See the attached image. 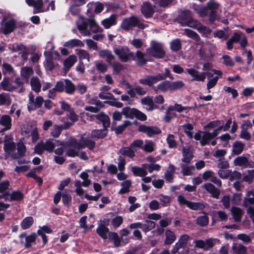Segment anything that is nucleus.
Listing matches in <instances>:
<instances>
[{
  "label": "nucleus",
  "instance_id": "1",
  "mask_svg": "<svg viewBox=\"0 0 254 254\" xmlns=\"http://www.w3.org/2000/svg\"><path fill=\"white\" fill-rule=\"evenodd\" d=\"M80 33L85 36H90L92 33H102L103 29L93 19L80 17L76 22Z\"/></svg>",
  "mask_w": 254,
  "mask_h": 254
},
{
  "label": "nucleus",
  "instance_id": "2",
  "mask_svg": "<svg viewBox=\"0 0 254 254\" xmlns=\"http://www.w3.org/2000/svg\"><path fill=\"white\" fill-rule=\"evenodd\" d=\"M146 55L157 59H161L165 55L163 45L159 42L152 41L150 45L146 50Z\"/></svg>",
  "mask_w": 254,
  "mask_h": 254
},
{
  "label": "nucleus",
  "instance_id": "3",
  "mask_svg": "<svg viewBox=\"0 0 254 254\" xmlns=\"http://www.w3.org/2000/svg\"><path fill=\"white\" fill-rule=\"evenodd\" d=\"M220 128L221 127L217 128L211 133L208 131H198L194 134V138L196 140H199L202 146H204L207 144L211 139L218 134Z\"/></svg>",
  "mask_w": 254,
  "mask_h": 254
},
{
  "label": "nucleus",
  "instance_id": "4",
  "mask_svg": "<svg viewBox=\"0 0 254 254\" xmlns=\"http://www.w3.org/2000/svg\"><path fill=\"white\" fill-rule=\"evenodd\" d=\"M91 138L92 137L90 135H88L86 137L84 136V135L81 137L79 141L78 142L75 139H73L72 143L74 146L77 148L78 149H81L84 148L85 147H87L89 149H93L95 145V142Z\"/></svg>",
  "mask_w": 254,
  "mask_h": 254
},
{
  "label": "nucleus",
  "instance_id": "5",
  "mask_svg": "<svg viewBox=\"0 0 254 254\" xmlns=\"http://www.w3.org/2000/svg\"><path fill=\"white\" fill-rule=\"evenodd\" d=\"M180 22L183 26H187L190 27H195L198 24V21L194 20L191 17V12L190 10L183 11L180 15Z\"/></svg>",
  "mask_w": 254,
  "mask_h": 254
},
{
  "label": "nucleus",
  "instance_id": "6",
  "mask_svg": "<svg viewBox=\"0 0 254 254\" xmlns=\"http://www.w3.org/2000/svg\"><path fill=\"white\" fill-rule=\"evenodd\" d=\"M135 26L140 29H143L145 27L144 24L140 22L138 19L134 16L124 19L121 24L122 28L126 30H128Z\"/></svg>",
  "mask_w": 254,
  "mask_h": 254
},
{
  "label": "nucleus",
  "instance_id": "7",
  "mask_svg": "<svg viewBox=\"0 0 254 254\" xmlns=\"http://www.w3.org/2000/svg\"><path fill=\"white\" fill-rule=\"evenodd\" d=\"M207 10L209 11V17L211 21H214L218 17V12L221 11L220 4L215 0H210L206 4Z\"/></svg>",
  "mask_w": 254,
  "mask_h": 254
},
{
  "label": "nucleus",
  "instance_id": "8",
  "mask_svg": "<svg viewBox=\"0 0 254 254\" xmlns=\"http://www.w3.org/2000/svg\"><path fill=\"white\" fill-rule=\"evenodd\" d=\"M114 53L123 62H127L133 58V54L131 52L127 47H122L114 49Z\"/></svg>",
  "mask_w": 254,
  "mask_h": 254
},
{
  "label": "nucleus",
  "instance_id": "9",
  "mask_svg": "<svg viewBox=\"0 0 254 254\" xmlns=\"http://www.w3.org/2000/svg\"><path fill=\"white\" fill-rule=\"evenodd\" d=\"M73 139H71L70 142V146L66 151V155L68 156L74 157L75 156H78L83 160H86L88 159V156L86 155L85 152H80L79 150L76 147H75L72 143V141Z\"/></svg>",
  "mask_w": 254,
  "mask_h": 254
},
{
  "label": "nucleus",
  "instance_id": "10",
  "mask_svg": "<svg viewBox=\"0 0 254 254\" xmlns=\"http://www.w3.org/2000/svg\"><path fill=\"white\" fill-rule=\"evenodd\" d=\"M43 101L44 99L41 96L37 97L35 100L34 94L32 92H30L29 94V102L27 105L28 110H34L41 107Z\"/></svg>",
  "mask_w": 254,
  "mask_h": 254
},
{
  "label": "nucleus",
  "instance_id": "11",
  "mask_svg": "<svg viewBox=\"0 0 254 254\" xmlns=\"http://www.w3.org/2000/svg\"><path fill=\"white\" fill-rule=\"evenodd\" d=\"M164 79V76L162 74L159 73L156 75L145 76L144 78L140 79L139 82L142 84L151 86Z\"/></svg>",
  "mask_w": 254,
  "mask_h": 254
},
{
  "label": "nucleus",
  "instance_id": "12",
  "mask_svg": "<svg viewBox=\"0 0 254 254\" xmlns=\"http://www.w3.org/2000/svg\"><path fill=\"white\" fill-rule=\"evenodd\" d=\"M189 239L190 237L187 234H184L181 236L178 239V242L173 246L171 251L172 254L177 253L180 249L185 247L187 245Z\"/></svg>",
  "mask_w": 254,
  "mask_h": 254
},
{
  "label": "nucleus",
  "instance_id": "13",
  "mask_svg": "<svg viewBox=\"0 0 254 254\" xmlns=\"http://www.w3.org/2000/svg\"><path fill=\"white\" fill-rule=\"evenodd\" d=\"M138 130L146 133L149 137L158 134L161 132L160 129L158 127L145 125L139 126L138 127Z\"/></svg>",
  "mask_w": 254,
  "mask_h": 254
},
{
  "label": "nucleus",
  "instance_id": "14",
  "mask_svg": "<svg viewBox=\"0 0 254 254\" xmlns=\"http://www.w3.org/2000/svg\"><path fill=\"white\" fill-rule=\"evenodd\" d=\"M186 71L192 77V80L204 81L207 72L199 73L193 68H187Z\"/></svg>",
  "mask_w": 254,
  "mask_h": 254
},
{
  "label": "nucleus",
  "instance_id": "15",
  "mask_svg": "<svg viewBox=\"0 0 254 254\" xmlns=\"http://www.w3.org/2000/svg\"><path fill=\"white\" fill-rule=\"evenodd\" d=\"M3 24L1 27V30L3 34H7L12 32L15 27V21L10 19L7 20L3 19L2 21Z\"/></svg>",
  "mask_w": 254,
  "mask_h": 254
},
{
  "label": "nucleus",
  "instance_id": "16",
  "mask_svg": "<svg viewBox=\"0 0 254 254\" xmlns=\"http://www.w3.org/2000/svg\"><path fill=\"white\" fill-rule=\"evenodd\" d=\"M4 142V149L5 152L10 154L11 152L15 151L16 146L14 142L13 141L11 135H5Z\"/></svg>",
  "mask_w": 254,
  "mask_h": 254
},
{
  "label": "nucleus",
  "instance_id": "17",
  "mask_svg": "<svg viewBox=\"0 0 254 254\" xmlns=\"http://www.w3.org/2000/svg\"><path fill=\"white\" fill-rule=\"evenodd\" d=\"M8 48L13 52H19L20 53H22V57L24 59L26 58L27 55L26 48L22 44L17 43L9 44L8 45Z\"/></svg>",
  "mask_w": 254,
  "mask_h": 254
},
{
  "label": "nucleus",
  "instance_id": "18",
  "mask_svg": "<svg viewBox=\"0 0 254 254\" xmlns=\"http://www.w3.org/2000/svg\"><path fill=\"white\" fill-rule=\"evenodd\" d=\"M45 146V151L49 153H52L54 151L55 148L59 145H62V143L60 141L54 140L53 139H48L45 142H44Z\"/></svg>",
  "mask_w": 254,
  "mask_h": 254
},
{
  "label": "nucleus",
  "instance_id": "19",
  "mask_svg": "<svg viewBox=\"0 0 254 254\" xmlns=\"http://www.w3.org/2000/svg\"><path fill=\"white\" fill-rule=\"evenodd\" d=\"M202 188L205 189L208 192L212 194V196L215 198H218L220 195L219 190L217 189L214 185L210 183H206L203 185L201 186Z\"/></svg>",
  "mask_w": 254,
  "mask_h": 254
},
{
  "label": "nucleus",
  "instance_id": "20",
  "mask_svg": "<svg viewBox=\"0 0 254 254\" xmlns=\"http://www.w3.org/2000/svg\"><path fill=\"white\" fill-rule=\"evenodd\" d=\"M141 11L142 14L146 18L151 17L154 13V9L151 4L148 2H145L141 7Z\"/></svg>",
  "mask_w": 254,
  "mask_h": 254
},
{
  "label": "nucleus",
  "instance_id": "21",
  "mask_svg": "<svg viewBox=\"0 0 254 254\" xmlns=\"http://www.w3.org/2000/svg\"><path fill=\"white\" fill-rule=\"evenodd\" d=\"M9 184L7 180L0 183V199L4 198L5 200L8 199V192L7 189Z\"/></svg>",
  "mask_w": 254,
  "mask_h": 254
},
{
  "label": "nucleus",
  "instance_id": "22",
  "mask_svg": "<svg viewBox=\"0 0 254 254\" xmlns=\"http://www.w3.org/2000/svg\"><path fill=\"white\" fill-rule=\"evenodd\" d=\"M252 205H254V190L249 191L244 200V205L247 208H253Z\"/></svg>",
  "mask_w": 254,
  "mask_h": 254
},
{
  "label": "nucleus",
  "instance_id": "23",
  "mask_svg": "<svg viewBox=\"0 0 254 254\" xmlns=\"http://www.w3.org/2000/svg\"><path fill=\"white\" fill-rule=\"evenodd\" d=\"M26 2L28 5L34 7V13L43 11L41 9L43 4L42 0H26Z\"/></svg>",
  "mask_w": 254,
  "mask_h": 254
},
{
  "label": "nucleus",
  "instance_id": "24",
  "mask_svg": "<svg viewBox=\"0 0 254 254\" xmlns=\"http://www.w3.org/2000/svg\"><path fill=\"white\" fill-rule=\"evenodd\" d=\"M147 164H143L141 167L133 166L131 168V171L134 175L139 177H144L147 174L146 171Z\"/></svg>",
  "mask_w": 254,
  "mask_h": 254
},
{
  "label": "nucleus",
  "instance_id": "25",
  "mask_svg": "<svg viewBox=\"0 0 254 254\" xmlns=\"http://www.w3.org/2000/svg\"><path fill=\"white\" fill-rule=\"evenodd\" d=\"M243 36L244 34L242 33H234L233 36L226 43L227 49L229 50H232L233 43L239 42Z\"/></svg>",
  "mask_w": 254,
  "mask_h": 254
},
{
  "label": "nucleus",
  "instance_id": "26",
  "mask_svg": "<svg viewBox=\"0 0 254 254\" xmlns=\"http://www.w3.org/2000/svg\"><path fill=\"white\" fill-rule=\"evenodd\" d=\"M64 46L69 49H72L74 47H83L84 43L80 40L77 39H73L66 41L64 44Z\"/></svg>",
  "mask_w": 254,
  "mask_h": 254
},
{
  "label": "nucleus",
  "instance_id": "27",
  "mask_svg": "<svg viewBox=\"0 0 254 254\" xmlns=\"http://www.w3.org/2000/svg\"><path fill=\"white\" fill-rule=\"evenodd\" d=\"M76 62L77 57L75 55H72L68 56L64 62V70L68 71Z\"/></svg>",
  "mask_w": 254,
  "mask_h": 254
},
{
  "label": "nucleus",
  "instance_id": "28",
  "mask_svg": "<svg viewBox=\"0 0 254 254\" xmlns=\"http://www.w3.org/2000/svg\"><path fill=\"white\" fill-rule=\"evenodd\" d=\"M99 55L101 58L106 59L109 64L115 60V57L111 51L107 50H101L99 52Z\"/></svg>",
  "mask_w": 254,
  "mask_h": 254
},
{
  "label": "nucleus",
  "instance_id": "29",
  "mask_svg": "<svg viewBox=\"0 0 254 254\" xmlns=\"http://www.w3.org/2000/svg\"><path fill=\"white\" fill-rule=\"evenodd\" d=\"M71 126V124H65L64 125L54 126L51 131V135L55 137H58L61 133L62 129H66Z\"/></svg>",
  "mask_w": 254,
  "mask_h": 254
},
{
  "label": "nucleus",
  "instance_id": "30",
  "mask_svg": "<svg viewBox=\"0 0 254 254\" xmlns=\"http://www.w3.org/2000/svg\"><path fill=\"white\" fill-rule=\"evenodd\" d=\"M0 85L4 90L12 91L16 89V87L13 85L10 79L8 78H4L0 83Z\"/></svg>",
  "mask_w": 254,
  "mask_h": 254
},
{
  "label": "nucleus",
  "instance_id": "31",
  "mask_svg": "<svg viewBox=\"0 0 254 254\" xmlns=\"http://www.w3.org/2000/svg\"><path fill=\"white\" fill-rule=\"evenodd\" d=\"M20 238H25L26 243L25 244V247L26 248H29L31 246V243L34 242L37 237V234L35 233H33L28 236H26L25 234H21L19 236Z\"/></svg>",
  "mask_w": 254,
  "mask_h": 254
},
{
  "label": "nucleus",
  "instance_id": "32",
  "mask_svg": "<svg viewBox=\"0 0 254 254\" xmlns=\"http://www.w3.org/2000/svg\"><path fill=\"white\" fill-rule=\"evenodd\" d=\"M116 24V16L114 14L111 15L109 18L105 19L102 21V24L106 29H108Z\"/></svg>",
  "mask_w": 254,
  "mask_h": 254
},
{
  "label": "nucleus",
  "instance_id": "33",
  "mask_svg": "<svg viewBox=\"0 0 254 254\" xmlns=\"http://www.w3.org/2000/svg\"><path fill=\"white\" fill-rule=\"evenodd\" d=\"M141 103L148 106V110H153L157 108V106L154 104L152 97L149 96L146 97L141 100Z\"/></svg>",
  "mask_w": 254,
  "mask_h": 254
},
{
  "label": "nucleus",
  "instance_id": "34",
  "mask_svg": "<svg viewBox=\"0 0 254 254\" xmlns=\"http://www.w3.org/2000/svg\"><path fill=\"white\" fill-rule=\"evenodd\" d=\"M96 118L102 123L104 128H107L109 127L110 125V119L107 115L101 113L96 115Z\"/></svg>",
  "mask_w": 254,
  "mask_h": 254
},
{
  "label": "nucleus",
  "instance_id": "35",
  "mask_svg": "<svg viewBox=\"0 0 254 254\" xmlns=\"http://www.w3.org/2000/svg\"><path fill=\"white\" fill-rule=\"evenodd\" d=\"M149 57L146 56V54H144L142 52L137 51L136 53V58L138 64L139 65H143L146 63L148 61H150V59L147 58Z\"/></svg>",
  "mask_w": 254,
  "mask_h": 254
},
{
  "label": "nucleus",
  "instance_id": "36",
  "mask_svg": "<svg viewBox=\"0 0 254 254\" xmlns=\"http://www.w3.org/2000/svg\"><path fill=\"white\" fill-rule=\"evenodd\" d=\"M107 128H103L100 129H94L91 133L92 138H101L105 137L107 134Z\"/></svg>",
  "mask_w": 254,
  "mask_h": 254
},
{
  "label": "nucleus",
  "instance_id": "37",
  "mask_svg": "<svg viewBox=\"0 0 254 254\" xmlns=\"http://www.w3.org/2000/svg\"><path fill=\"white\" fill-rule=\"evenodd\" d=\"M165 240L164 243L166 245L172 244L176 240V236L171 230L168 229L165 231Z\"/></svg>",
  "mask_w": 254,
  "mask_h": 254
},
{
  "label": "nucleus",
  "instance_id": "38",
  "mask_svg": "<svg viewBox=\"0 0 254 254\" xmlns=\"http://www.w3.org/2000/svg\"><path fill=\"white\" fill-rule=\"evenodd\" d=\"M11 119L8 115H3L0 119V125L5 127V130L9 129L11 127Z\"/></svg>",
  "mask_w": 254,
  "mask_h": 254
},
{
  "label": "nucleus",
  "instance_id": "39",
  "mask_svg": "<svg viewBox=\"0 0 254 254\" xmlns=\"http://www.w3.org/2000/svg\"><path fill=\"white\" fill-rule=\"evenodd\" d=\"M109 231V228L104 225H100L96 229L98 234L104 240L107 239V235Z\"/></svg>",
  "mask_w": 254,
  "mask_h": 254
},
{
  "label": "nucleus",
  "instance_id": "40",
  "mask_svg": "<svg viewBox=\"0 0 254 254\" xmlns=\"http://www.w3.org/2000/svg\"><path fill=\"white\" fill-rule=\"evenodd\" d=\"M182 161L189 163L192 158V154L189 148L183 147Z\"/></svg>",
  "mask_w": 254,
  "mask_h": 254
},
{
  "label": "nucleus",
  "instance_id": "41",
  "mask_svg": "<svg viewBox=\"0 0 254 254\" xmlns=\"http://www.w3.org/2000/svg\"><path fill=\"white\" fill-rule=\"evenodd\" d=\"M233 254H245L247 248L241 244H234L232 248Z\"/></svg>",
  "mask_w": 254,
  "mask_h": 254
},
{
  "label": "nucleus",
  "instance_id": "42",
  "mask_svg": "<svg viewBox=\"0 0 254 254\" xmlns=\"http://www.w3.org/2000/svg\"><path fill=\"white\" fill-rule=\"evenodd\" d=\"M192 8L194 11L201 17L206 16L208 14L207 7L205 8L202 6L193 4Z\"/></svg>",
  "mask_w": 254,
  "mask_h": 254
},
{
  "label": "nucleus",
  "instance_id": "43",
  "mask_svg": "<svg viewBox=\"0 0 254 254\" xmlns=\"http://www.w3.org/2000/svg\"><path fill=\"white\" fill-rule=\"evenodd\" d=\"M65 91L67 94H72L75 90V86L74 84L69 79H66L64 80Z\"/></svg>",
  "mask_w": 254,
  "mask_h": 254
},
{
  "label": "nucleus",
  "instance_id": "44",
  "mask_svg": "<svg viewBox=\"0 0 254 254\" xmlns=\"http://www.w3.org/2000/svg\"><path fill=\"white\" fill-rule=\"evenodd\" d=\"M11 102V99L10 95L6 93L0 94V106H9Z\"/></svg>",
  "mask_w": 254,
  "mask_h": 254
},
{
  "label": "nucleus",
  "instance_id": "45",
  "mask_svg": "<svg viewBox=\"0 0 254 254\" xmlns=\"http://www.w3.org/2000/svg\"><path fill=\"white\" fill-rule=\"evenodd\" d=\"M30 83L33 90L36 92H39L40 91L41 84L38 77H32L31 79Z\"/></svg>",
  "mask_w": 254,
  "mask_h": 254
},
{
  "label": "nucleus",
  "instance_id": "46",
  "mask_svg": "<svg viewBox=\"0 0 254 254\" xmlns=\"http://www.w3.org/2000/svg\"><path fill=\"white\" fill-rule=\"evenodd\" d=\"M231 212L235 221L239 222L241 221L243 212L240 208L237 207H232Z\"/></svg>",
  "mask_w": 254,
  "mask_h": 254
},
{
  "label": "nucleus",
  "instance_id": "47",
  "mask_svg": "<svg viewBox=\"0 0 254 254\" xmlns=\"http://www.w3.org/2000/svg\"><path fill=\"white\" fill-rule=\"evenodd\" d=\"M131 182L129 180H126L123 181L121 185L122 188L119 191V194H125L127 193L129 191V188L131 186Z\"/></svg>",
  "mask_w": 254,
  "mask_h": 254
},
{
  "label": "nucleus",
  "instance_id": "48",
  "mask_svg": "<svg viewBox=\"0 0 254 254\" xmlns=\"http://www.w3.org/2000/svg\"><path fill=\"white\" fill-rule=\"evenodd\" d=\"M207 75V79L208 80L207 84V89L209 90L210 89L213 88L217 83L218 77L216 76L212 78H210L212 76V74L211 72H207L206 75Z\"/></svg>",
  "mask_w": 254,
  "mask_h": 254
},
{
  "label": "nucleus",
  "instance_id": "49",
  "mask_svg": "<svg viewBox=\"0 0 254 254\" xmlns=\"http://www.w3.org/2000/svg\"><path fill=\"white\" fill-rule=\"evenodd\" d=\"M32 74L33 70L32 68L30 67H23L21 69V76L26 82L28 81V79Z\"/></svg>",
  "mask_w": 254,
  "mask_h": 254
},
{
  "label": "nucleus",
  "instance_id": "50",
  "mask_svg": "<svg viewBox=\"0 0 254 254\" xmlns=\"http://www.w3.org/2000/svg\"><path fill=\"white\" fill-rule=\"evenodd\" d=\"M234 163L235 165L246 167L248 165V160L244 156H239L234 160Z\"/></svg>",
  "mask_w": 254,
  "mask_h": 254
},
{
  "label": "nucleus",
  "instance_id": "51",
  "mask_svg": "<svg viewBox=\"0 0 254 254\" xmlns=\"http://www.w3.org/2000/svg\"><path fill=\"white\" fill-rule=\"evenodd\" d=\"M136 109L130 108L129 107H125L123 108L122 113L125 115L126 118L133 119L134 118Z\"/></svg>",
  "mask_w": 254,
  "mask_h": 254
},
{
  "label": "nucleus",
  "instance_id": "52",
  "mask_svg": "<svg viewBox=\"0 0 254 254\" xmlns=\"http://www.w3.org/2000/svg\"><path fill=\"white\" fill-rule=\"evenodd\" d=\"M175 172V167L172 165H170L167 170L165 174V178L169 182H171L173 179Z\"/></svg>",
  "mask_w": 254,
  "mask_h": 254
},
{
  "label": "nucleus",
  "instance_id": "53",
  "mask_svg": "<svg viewBox=\"0 0 254 254\" xmlns=\"http://www.w3.org/2000/svg\"><path fill=\"white\" fill-rule=\"evenodd\" d=\"M176 114L173 109L170 106L166 110L164 119L166 122H170V121L175 118Z\"/></svg>",
  "mask_w": 254,
  "mask_h": 254
},
{
  "label": "nucleus",
  "instance_id": "54",
  "mask_svg": "<svg viewBox=\"0 0 254 254\" xmlns=\"http://www.w3.org/2000/svg\"><path fill=\"white\" fill-rule=\"evenodd\" d=\"M75 53L78 56L79 60H82L83 59H86L88 62H89L90 56L86 51L83 49H77L75 50Z\"/></svg>",
  "mask_w": 254,
  "mask_h": 254
},
{
  "label": "nucleus",
  "instance_id": "55",
  "mask_svg": "<svg viewBox=\"0 0 254 254\" xmlns=\"http://www.w3.org/2000/svg\"><path fill=\"white\" fill-rule=\"evenodd\" d=\"M245 144L240 141H236L233 145V152L234 154L238 155L240 154L243 150Z\"/></svg>",
  "mask_w": 254,
  "mask_h": 254
},
{
  "label": "nucleus",
  "instance_id": "56",
  "mask_svg": "<svg viewBox=\"0 0 254 254\" xmlns=\"http://www.w3.org/2000/svg\"><path fill=\"white\" fill-rule=\"evenodd\" d=\"M195 28H197L198 29V30L204 37H208L210 36V35L211 34V31L209 28H208L205 26L200 25L199 22H198V25Z\"/></svg>",
  "mask_w": 254,
  "mask_h": 254
},
{
  "label": "nucleus",
  "instance_id": "57",
  "mask_svg": "<svg viewBox=\"0 0 254 254\" xmlns=\"http://www.w3.org/2000/svg\"><path fill=\"white\" fill-rule=\"evenodd\" d=\"M156 90H159L163 92L170 90V82L168 81L161 82L157 85Z\"/></svg>",
  "mask_w": 254,
  "mask_h": 254
},
{
  "label": "nucleus",
  "instance_id": "58",
  "mask_svg": "<svg viewBox=\"0 0 254 254\" xmlns=\"http://www.w3.org/2000/svg\"><path fill=\"white\" fill-rule=\"evenodd\" d=\"M120 152L121 154L127 156L130 158H132L134 156V152L130 147H123L120 150Z\"/></svg>",
  "mask_w": 254,
  "mask_h": 254
},
{
  "label": "nucleus",
  "instance_id": "59",
  "mask_svg": "<svg viewBox=\"0 0 254 254\" xmlns=\"http://www.w3.org/2000/svg\"><path fill=\"white\" fill-rule=\"evenodd\" d=\"M33 222L34 220L32 217H27L21 222V226L23 229H27L32 225Z\"/></svg>",
  "mask_w": 254,
  "mask_h": 254
},
{
  "label": "nucleus",
  "instance_id": "60",
  "mask_svg": "<svg viewBox=\"0 0 254 254\" xmlns=\"http://www.w3.org/2000/svg\"><path fill=\"white\" fill-rule=\"evenodd\" d=\"M110 64L113 69V73L116 74H119L124 69L123 64L118 62H112Z\"/></svg>",
  "mask_w": 254,
  "mask_h": 254
},
{
  "label": "nucleus",
  "instance_id": "61",
  "mask_svg": "<svg viewBox=\"0 0 254 254\" xmlns=\"http://www.w3.org/2000/svg\"><path fill=\"white\" fill-rule=\"evenodd\" d=\"M96 68L101 72H105L108 69V65L105 63L100 61H96L94 62Z\"/></svg>",
  "mask_w": 254,
  "mask_h": 254
},
{
  "label": "nucleus",
  "instance_id": "62",
  "mask_svg": "<svg viewBox=\"0 0 254 254\" xmlns=\"http://www.w3.org/2000/svg\"><path fill=\"white\" fill-rule=\"evenodd\" d=\"M123 222V218L121 216H117L112 219L111 224L114 228L119 227Z\"/></svg>",
  "mask_w": 254,
  "mask_h": 254
},
{
  "label": "nucleus",
  "instance_id": "63",
  "mask_svg": "<svg viewBox=\"0 0 254 254\" xmlns=\"http://www.w3.org/2000/svg\"><path fill=\"white\" fill-rule=\"evenodd\" d=\"M184 34L189 37L194 39L195 41L197 42L199 40V37L197 34L190 29H184Z\"/></svg>",
  "mask_w": 254,
  "mask_h": 254
},
{
  "label": "nucleus",
  "instance_id": "64",
  "mask_svg": "<svg viewBox=\"0 0 254 254\" xmlns=\"http://www.w3.org/2000/svg\"><path fill=\"white\" fill-rule=\"evenodd\" d=\"M209 222V218L206 215L200 216L196 219V223L201 226H206Z\"/></svg>",
  "mask_w": 254,
  "mask_h": 254
}]
</instances>
